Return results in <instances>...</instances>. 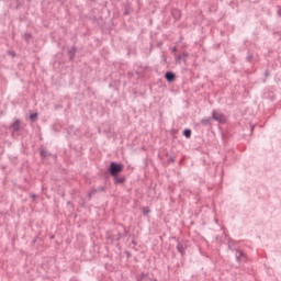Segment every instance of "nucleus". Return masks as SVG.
I'll list each match as a JSON object with an SVG mask.
<instances>
[{"mask_svg": "<svg viewBox=\"0 0 281 281\" xmlns=\"http://www.w3.org/2000/svg\"><path fill=\"white\" fill-rule=\"evenodd\" d=\"M122 170H124V165L117 162L110 164L109 172L112 177H117Z\"/></svg>", "mask_w": 281, "mask_h": 281, "instance_id": "1", "label": "nucleus"}, {"mask_svg": "<svg viewBox=\"0 0 281 281\" xmlns=\"http://www.w3.org/2000/svg\"><path fill=\"white\" fill-rule=\"evenodd\" d=\"M212 120L220 122V124H225V115L217 111H213Z\"/></svg>", "mask_w": 281, "mask_h": 281, "instance_id": "2", "label": "nucleus"}, {"mask_svg": "<svg viewBox=\"0 0 281 281\" xmlns=\"http://www.w3.org/2000/svg\"><path fill=\"white\" fill-rule=\"evenodd\" d=\"M186 249H188V244H186V241H179L177 244V250L179 251V254H181V256L186 254Z\"/></svg>", "mask_w": 281, "mask_h": 281, "instance_id": "3", "label": "nucleus"}, {"mask_svg": "<svg viewBox=\"0 0 281 281\" xmlns=\"http://www.w3.org/2000/svg\"><path fill=\"white\" fill-rule=\"evenodd\" d=\"M181 60H182V63H186V60H188V53H182V55H178L176 57V63L178 65H181Z\"/></svg>", "mask_w": 281, "mask_h": 281, "instance_id": "4", "label": "nucleus"}, {"mask_svg": "<svg viewBox=\"0 0 281 281\" xmlns=\"http://www.w3.org/2000/svg\"><path fill=\"white\" fill-rule=\"evenodd\" d=\"M165 78L168 82H175L177 75H175L172 71H167Z\"/></svg>", "mask_w": 281, "mask_h": 281, "instance_id": "5", "label": "nucleus"}, {"mask_svg": "<svg viewBox=\"0 0 281 281\" xmlns=\"http://www.w3.org/2000/svg\"><path fill=\"white\" fill-rule=\"evenodd\" d=\"M136 280L137 281H148L149 280V278H148V273H140V274H138L137 277H136Z\"/></svg>", "mask_w": 281, "mask_h": 281, "instance_id": "6", "label": "nucleus"}, {"mask_svg": "<svg viewBox=\"0 0 281 281\" xmlns=\"http://www.w3.org/2000/svg\"><path fill=\"white\" fill-rule=\"evenodd\" d=\"M20 124H21V121L16 120L15 122L12 123L11 128L13 131H19Z\"/></svg>", "mask_w": 281, "mask_h": 281, "instance_id": "7", "label": "nucleus"}, {"mask_svg": "<svg viewBox=\"0 0 281 281\" xmlns=\"http://www.w3.org/2000/svg\"><path fill=\"white\" fill-rule=\"evenodd\" d=\"M245 256L243 250H236V260L240 262L241 258Z\"/></svg>", "mask_w": 281, "mask_h": 281, "instance_id": "8", "label": "nucleus"}, {"mask_svg": "<svg viewBox=\"0 0 281 281\" xmlns=\"http://www.w3.org/2000/svg\"><path fill=\"white\" fill-rule=\"evenodd\" d=\"M212 123V117H209V119H203L201 121V124H203L204 126H207V124H211Z\"/></svg>", "mask_w": 281, "mask_h": 281, "instance_id": "9", "label": "nucleus"}, {"mask_svg": "<svg viewBox=\"0 0 281 281\" xmlns=\"http://www.w3.org/2000/svg\"><path fill=\"white\" fill-rule=\"evenodd\" d=\"M183 135H184V137H187L189 139V137H192V131L191 130H184Z\"/></svg>", "mask_w": 281, "mask_h": 281, "instance_id": "10", "label": "nucleus"}, {"mask_svg": "<svg viewBox=\"0 0 281 281\" xmlns=\"http://www.w3.org/2000/svg\"><path fill=\"white\" fill-rule=\"evenodd\" d=\"M172 15L175 19H181V12H179V10L172 11Z\"/></svg>", "mask_w": 281, "mask_h": 281, "instance_id": "11", "label": "nucleus"}, {"mask_svg": "<svg viewBox=\"0 0 281 281\" xmlns=\"http://www.w3.org/2000/svg\"><path fill=\"white\" fill-rule=\"evenodd\" d=\"M38 117V113H32L30 115V120H32V122H36V119Z\"/></svg>", "mask_w": 281, "mask_h": 281, "instance_id": "12", "label": "nucleus"}, {"mask_svg": "<svg viewBox=\"0 0 281 281\" xmlns=\"http://www.w3.org/2000/svg\"><path fill=\"white\" fill-rule=\"evenodd\" d=\"M143 214H144V216H147V214H150V209L148 206H145L143 209Z\"/></svg>", "mask_w": 281, "mask_h": 281, "instance_id": "13", "label": "nucleus"}, {"mask_svg": "<svg viewBox=\"0 0 281 281\" xmlns=\"http://www.w3.org/2000/svg\"><path fill=\"white\" fill-rule=\"evenodd\" d=\"M68 54H69V56H70V58H74V54H76V48H70L69 50H68Z\"/></svg>", "mask_w": 281, "mask_h": 281, "instance_id": "14", "label": "nucleus"}, {"mask_svg": "<svg viewBox=\"0 0 281 281\" xmlns=\"http://www.w3.org/2000/svg\"><path fill=\"white\" fill-rule=\"evenodd\" d=\"M41 157H49V153H47V150H45V149H42Z\"/></svg>", "mask_w": 281, "mask_h": 281, "instance_id": "15", "label": "nucleus"}, {"mask_svg": "<svg viewBox=\"0 0 281 281\" xmlns=\"http://www.w3.org/2000/svg\"><path fill=\"white\" fill-rule=\"evenodd\" d=\"M125 179L124 178H117L115 177V183H124Z\"/></svg>", "mask_w": 281, "mask_h": 281, "instance_id": "16", "label": "nucleus"}, {"mask_svg": "<svg viewBox=\"0 0 281 281\" xmlns=\"http://www.w3.org/2000/svg\"><path fill=\"white\" fill-rule=\"evenodd\" d=\"M120 238H122V234H117L113 236V240H120Z\"/></svg>", "mask_w": 281, "mask_h": 281, "instance_id": "17", "label": "nucleus"}, {"mask_svg": "<svg viewBox=\"0 0 281 281\" xmlns=\"http://www.w3.org/2000/svg\"><path fill=\"white\" fill-rule=\"evenodd\" d=\"M265 76L266 78H269V70H266Z\"/></svg>", "mask_w": 281, "mask_h": 281, "instance_id": "18", "label": "nucleus"}, {"mask_svg": "<svg viewBox=\"0 0 281 281\" xmlns=\"http://www.w3.org/2000/svg\"><path fill=\"white\" fill-rule=\"evenodd\" d=\"M172 52H177V47H173V48H172Z\"/></svg>", "mask_w": 281, "mask_h": 281, "instance_id": "19", "label": "nucleus"}, {"mask_svg": "<svg viewBox=\"0 0 281 281\" xmlns=\"http://www.w3.org/2000/svg\"><path fill=\"white\" fill-rule=\"evenodd\" d=\"M124 14H128V10H126V11L124 12Z\"/></svg>", "mask_w": 281, "mask_h": 281, "instance_id": "20", "label": "nucleus"}]
</instances>
